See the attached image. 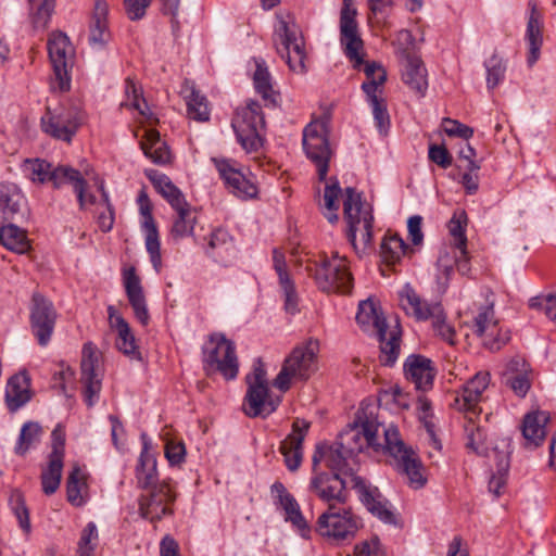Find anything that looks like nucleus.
I'll return each instance as SVG.
<instances>
[{
	"instance_id": "nucleus-7",
	"label": "nucleus",
	"mask_w": 556,
	"mask_h": 556,
	"mask_svg": "<svg viewBox=\"0 0 556 556\" xmlns=\"http://www.w3.org/2000/svg\"><path fill=\"white\" fill-rule=\"evenodd\" d=\"M47 49L53 71L51 88L60 91L70 90L71 71L74 59V51L70 38L65 33L54 30L49 35Z\"/></svg>"
},
{
	"instance_id": "nucleus-24",
	"label": "nucleus",
	"mask_w": 556,
	"mask_h": 556,
	"mask_svg": "<svg viewBox=\"0 0 556 556\" xmlns=\"http://www.w3.org/2000/svg\"><path fill=\"white\" fill-rule=\"evenodd\" d=\"M204 251L208 257L224 266H228L237 257L233 237L224 228H216L211 232Z\"/></svg>"
},
{
	"instance_id": "nucleus-21",
	"label": "nucleus",
	"mask_w": 556,
	"mask_h": 556,
	"mask_svg": "<svg viewBox=\"0 0 556 556\" xmlns=\"http://www.w3.org/2000/svg\"><path fill=\"white\" fill-rule=\"evenodd\" d=\"M311 424L305 419L296 418L292 424V431L280 443V452L290 471H295L303 458V441L307 435Z\"/></svg>"
},
{
	"instance_id": "nucleus-46",
	"label": "nucleus",
	"mask_w": 556,
	"mask_h": 556,
	"mask_svg": "<svg viewBox=\"0 0 556 556\" xmlns=\"http://www.w3.org/2000/svg\"><path fill=\"white\" fill-rule=\"evenodd\" d=\"M114 328L117 330L118 334L116 339L117 349L125 355L134 359L140 361L141 355L140 352L138 351V346L136 345L135 337L125 318H117L116 327Z\"/></svg>"
},
{
	"instance_id": "nucleus-48",
	"label": "nucleus",
	"mask_w": 556,
	"mask_h": 556,
	"mask_svg": "<svg viewBox=\"0 0 556 556\" xmlns=\"http://www.w3.org/2000/svg\"><path fill=\"white\" fill-rule=\"evenodd\" d=\"M256 70L253 76L256 91L270 104H276V93L273 90L271 76L264 60L255 61Z\"/></svg>"
},
{
	"instance_id": "nucleus-12",
	"label": "nucleus",
	"mask_w": 556,
	"mask_h": 556,
	"mask_svg": "<svg viewBox=\"0 0 556 556\" xmlns=\"http://www.w3.org/2000/svg\"><path fill=\"white\" fill-rule=\"evenodd\" d=\"M344 218L348 222V239L356 248V232L362 233L364 247L371 243L374 216L370 207H365L361 194L355 189L348 187L343 200Z\"/></svg>"
},
{
	"instance_id": "nucleus-47",
	"label": "nucleus",
	"mask_w": 556,
	"mask_h": 556,
	"mask_svg": "<svg viewBox=\"0 0 556 556\" xmlns=\"http://www.w3.org/2000/svg\"><path fill=\"white\" fill-rule=\"evenodd\" d=\"M407 248L399 235H386L380 245L381 257L386 264L394 265L401 261Z\"/></svg>"
},
{
	"instance_id": "nucleus-44",
	"label": "nucleus",
	"mask_w": 556,
	"mask_h": 556,
	"mask_svg": "<svg viewBox=\"0 0 556 556\" xmlns=\"http://www.w3.org/2000/svg\"><path fill=\"white\" fill-rule=\"evenodd\" d=\"M88 485L85 476L78 467H74L66 480L67 501L76 507L83 506L87 502Z\"/></svg>"
},
{
	"instance_id": "nucleus-52",
	"label": "nucleus",
	"mask_w": 556,
	"mask_h": 556,
	"mask_svg": "<svg viewBox=\"0 0 556 556\" xmlns=\"http://www.w3.org/2000/svg\"><path fill=\"white\" fill-rule=\"evenodd\" d=\"M98 529L93 521L86 525L77 543L76 556H92L97 547Z\"/></svg>"
},
{
	"instance_id": "nucleus-60",
	"label": "nucleus",
	"mask_w": 556,
	"mask_h": 556,
	"mask_svg": "<svg viewBox=\"0 0 556 556\" xmlns=\"http://www.w3.org/2000/svg\"><path fill=\"white\" fill-rule=\"evenodd\" d=\"M482 338L483 345L492 352L501 350L510 340L509 331H502L497 327L488 330Z\"/></svg>"
},
{
	"instance_id": "nucleus-18",
	"label": "nucleus",
	"mask_w": 556,
	"mask_h": 556,
	"mask_svg": "<svg viewBox=\"0 0 556 556\" xmlns=\"http://www.w3.org/2000/svg\"><path fill=\"white\" fill-rule=\"evenodd\" d=\"M309 490L330 505H345L349 500L346 482L340 473L319 472L311 479Z\"/></svg>"
},
{
	"instance_id": "nucleus-20",
	"label": "nucleus",
	"mask_w": 556,
	"mask_h": 556,
	"mask_svg": "<svg viewBox=\"0 0 556 556\" xmlns=\"http://www.w3.org/2000/svg\"><path fill=\"white\" fill-rule=\"evenodd\" d=\"M220 178L226 187L237 197L248 199L257 194V187L247 176L236 167V162L228 159L213 157Z\"/></svg>"
},
{
	"instance_id": "nucleus-40",
	"label": "nucleus",
	"mask_w": 556,
	"mask_h": 556,
	"mask_svg": "<svg viewBox=\"0 0 556 556\" xmlns=\"http://www.w3.org/2000/svg\"><path fill=\"white\" fill-rule=\"evenodd\" d=\"M366 87H367V89H369L368 96H366V101L368 102V104L371 108L375 126H376L378 132L384 137L389 134L390 126H391V119H390V114L388 111L387 100L383 97V93L374 94V91H375L374 85L370 87L366 85Z\"/></svg>"
},
{
	"instance_id": "nucleus-42",
	"label": "nucleus",
	"mask_w": 556,
	"mask_h": 556,
	"mask_svg": "<svg viewBox=\"0 0 556 556\" xmlns=\"http://www.w3.org/2000/svg\"><path fill=\"white\" fill-rule=\"evenodd\" d=\"M380 343V363L384 366H393L400 355L401 350V331H384L383 336L374 334Z\"/></svg>"
},
{
	"instance_id": "nucleus-14",
	"label": "nucleus",
	"mask_w": 556,
	"mask_h": 556,
	"mask_svg": "<svg viewBox=\"0 0 556 556\" xmlns=\"http://www.w3.org/2000/svg\"><path fill=\"white\" fill-rule=\"evenodd\" d=\"M352 488L356 490L358 498L366 509L388 525H395L396 519L394 513L390 508L389 501L381 494L377 486L367 483L359 476H352Z\"/></svg>"
},
{
	"instance_id": "nucleus-34",
	"label": "nucleus",
	"mask_w": 556,
	"mask_h": 556,
	"mask_svg": "<svg viewBox=\"0 0 556 556\" xmlns=\"http://www.w3.org/2000/svg\"><path fill=\"white\" fill-rule=\"evenodd\" d=\"M25 204L24 195L17 185L0 184V223L14 219Z\"/></svg>"
},
{
	"instance_id": "nucleus-10",
	"label": "nucleus",
	"mask_w": 556,
	"mask_h": 556,
	"mask_svg": "<svg viewBox=\"0 0 556 556\" xmlns=\"http://www.w3.org/2000/svg\"><path fill=\"white\" fill-rule=\"evenodd\" d=\"M303 149L318 174L319 181H325L329 169L331 149L329 147V123L320 119L309 123L303 130Z\"/></svg>"
},
{
	"instance_id": "nucleus-32",
	"label": "nucleus",
	"mask_w": 556,
	"mask_h": 556,
	"mask_svg": "<svg viewBox=\"0 0 556 556\" xmlns=\"http://www.w3.org/2000/svg\"><path fill=\"white\" fill-rule=\"evenodd\" d=\"M549 414L544 410L528 413L522 422L521 431L526 440V447L535 448L542 444L546 437V425Z\"/></svg>"
},
{
	"instance_id": "nucleus-17",
	"label": "nucleus",
	"mask_w": 556,
	"mask_h": 556,
	"mask_svg": "<svg viewBox=\"0 0 556 556\" xmlns=\"http://www.w3.org/2000/svg\"><path fill=\"white\" fill-rule=\"evenodd\" d=\"M139 212L142 216L141 228L146 235V249L150 255V261L156 273H160L162 267L161 256V242L157 226L152 215V204L149 195L142 189L137 199Z\"/></svg>"
},
{
	"instance_id": "nucleus-22",
	"label": "nucleus",
	"mask_w": 556,
	"mask_h": 556,
	"mask_svg": "<svg viewBox=\"0 0 556 556\" xmlns=\"http://www.w3.org/2000/svg\"><path fill=\"white\" fill-rule=\"evenodd\" d=\"M399 300L406 314L414 316L417 320H428L432 316H439L442 306L440 302L422 300L409 283H405L399 291Z\"/></svg>"
},
{
	"instance_id": "nucleus-30",
	"label": "nucleus",
	"mask_w": 556,
	"mask_h": 556,
	"mask_svg": "<svg viewBox=\"0 0 556 556\" xmlns=\"http://www.w3.org/2000/svg\"><path fill=\"white\" fill-rule=\"evenodd\" d=\"M80 172L71 166L58 165L37 157V180L41 184L50 182L54 189L63 185H72L80 176Z\"/></svg>"
},
{
	"instance_id": "nucleus-62",
	"label": "nucleus",
	"mask_w": 556,
	"mask_h": 556,
	"mask_svg": "<svg viewBox=\"0 0 556 556\" xmlns=\"http://www.w3.org/2000/svg\"><path fill=\"white\" fill-rule=\"evenodd\" d=\"M444 131L450 137H458L468 140L473 135V129L460 122L452 118H443Z\"/></svg>"
},
{
	"instance_id": "nucleus-28",
	"label": "nucleus",
	"mask_w": 556,
	"mask_h": 556,
	"mask_svg": "<svg viewBox=\"0 0 556 556\" xmlns=\"http://www.w3.org/2000/svg\"><path fill=\"white\" fill-rule=\"evenodd\" d=\"M31 378L26 371L13 375L7 382L4 402L10 413H15L31 400Z\"/></svg>"
},
{
	"instance_id": "nucleus-45",
	"label": "nucleus",
	"mask_w": 556,
	"mask_h": 556,
	"mask_svg": "<svg viewBox=\"0 0 556 556\" xmlns=\"http://www.w3.org/2000/svg\"><path fill=\"white\" fill-rule=\"evenodd\" d=\"M472 416L466 415L468 418L465 425L466 446L480 456H488L490 447L486 444V432L482 427L475 424Z\"/></svg>"
},
{
	"instance_id": "nucleus-11",
	"label": "nucleus",
	"mask_w": 556,
	"mask_h": 556,
	"mask_svg": "<svg viewBox=\"0 0 556 556\" xmlns=\"http://www.w3.org/2000/svg\"><path fill=\"white\" fill-rule=\"evenodd\" d=\"M84 122L83 113L76 108L56 103L48 104L40 118L41 130L48 136L70 143Z\"/></svg>"
},
{
	"instance_id": "nucleus-56",
	"label": "nucleus",
	"mask_w": 556,
	"mask_h": 556,
	"mask_svg": "<svg viewBox=\"0 0 556 556\" xmlns=\"http://www.w3.org/2000/svg\"><path fill=\"white\" fill-rule=\"evenodd\" d=\"M467 223V216L462 213L459 216H453L450 220V233L454 239V247L464 253V249L467 247V237L465 233V226Z\"/></svg>"
},
{
	"instance_id": "nucleus-29",
	"label": "nucleus",
	"mask_w": 556,
	"mask_h": 556,
	"mask_svg": "<svg viewBox=\"0 0 556 556\" xmlns=\"http://www.w3.org/2000/svg\"><path fill=\"white\" fill-rule=\"evenodd\" d=\"M123 281L126 295L128 298L129 304L134 309L136 318L142 325H147L149 323L150 315L148 312L141 281L139 276L136 274L135 267H129L124 271Z\"/></svg>"
},
{
	"instance_id": "nucleus-54",
	"label": "nucleus",
	"mask_w": 556,
	"mask_h": 556,
	"mask_svg": "<svg viewBox=\"0 0 556 556\" xmlns=\"http://www.w3.org/2000/svg\"><path fill=\"white\" fill-rule=\"evenodd\" d=\"M345 453L344 442L336 443V446H326V465L331 473H340L348 466Z\"/></svg>"
},
{
	"instance_id": "nucleus-50",
	"label": "nucleus",
	"mask_w": 556,
	"mask_h": 556,
	"mask_svg": "<svg viewBox=\"0 0 556 556\" xmlns=\"http://www.w3.org/2000/svg\"><path fill=\"white\" fill-rule=\"evenodd\" d=\"M63 459L49 458L48 466L41 472V486L47 495L59 489L62 478Z\"/></svg>"
},
{
	"instance_id": "nucleus-1",
	"label": "nucleus",
	"mask_w": 556,
	"mask_h": 556,
	"mask_svg": "<svg viewBox=\"0 0 556 556\" xmlns=\"http://www.w3.org/2000/svg\"><path fill=\"white\" fill-rule=\"evenodd\" d=\"M378 407L363 402L356 413L354 428L341 435V439L352 440L345 445L349 454L362 452L365 446L376 451L380 448L391 457L394 469L407 479L410 488L418 490L425 486L424 466L416 453L405 445L396 426H383L377 420Z\"/></svg>"
},
{
	"instance_id": "nucleus-37",
	"label": "nucleus",
	"mask_w": 556,
	"mask_h": 556,
	"mask_svg": "<svg viewBox=\"0 0 556 556\" xmlns=\"http://www.w3.org/2000/svg\"><path fill=\"white\" fill-rule=\"evenodd\" d=\"M402 78L409 88L421 94L425 93L428 87L427 71L419 56L406 54Z\"/></svg>"
},
{
	"instance_id": "nucleus-31",
	"label": "nucleus",
	"mask_w": 556,
	"mask_h": 556,
	"mask_svg": "<svg viewBox=\"0 0 556 556\" xmlns=\"http://www.w3.org/2000/svg\"><path fill=\"white\" fill-rule=\"evenodd\" d=\"M59 314L53 303L37 294V343L47 346L51 341Z\"/></svg>"
},
{
	"instance_id": "nucleus-64",
	"label": "nucleus",
	"mask_w": 556,
	"mask_h": 556,
	"mask_svg": "<svg viewBox=\"0 0 556 556\" xmlns=\"http://www.w3.org/2000/svg\"><path fill=\"white\" fill-rule=\"evenodd\" d=\"M342 194V189L336 177L330 178V182L326 185L324 191V206L326 210H339L338 199Z\"/></svg>"
},
{
	"instance_id": "nucleus-23",
	"label": "nucleus",
	"mask_w": 556,
	"mask_h": 556,
	"mask_svg": "<svg viewBox=\"0 0 556 556\" xmlns=\"http://www.w3.org/2000/svg\"><path fill=\"white\" fill-rule=\"evenodd\" d=\"M274 503L283 510L285 520L292 523L300 531H308L307 522L301 511L300 505L294 496L288 492L285 484L276 481L270 486Z\"/></svg>"
},
{
	"instance_id": "nucleus-2",
	"label": "nucleus",
	"mask_w": 556,
	"mask_h": 556,
	"mask_svg": "<svg viewBox=\"0 0 556 556\" xmlns=\"http://www.w3.org/2000/svg\"><path fill=\"white\" fill-rule=\"evenodd\" d=\"M202 363L207 376L218 372L226 380H233L239 372L236 345L219 332L211 333L202 346Z\"/></svg>"
},
{
	"instance_id": "nucleus-16",
	"label": "nucleus",
	"mask_w": 556,
	"mask_h": 556,
	"mask_svg": "<svg viewBox=\"0 0 556 556\" xmlns=\"http://www.w3.org/2000/svg\"><path fill=\"white\" fill-rule=\"evenodd\" d=\"M97 366V349L93 343L87 342L83 346L80 382L83 384L84 400L88 407H92L97 403L102 387Z\"/></svg>"
},
{
	"instance_id": "nucleus-26",
	"label": "nucleus",
	"mask_w": 556,
	"mask_h": 556,
	"mask_svg": "<svg viewBox=\"0 0 556 556\" xmlns=\"http://www.w3.org/2000/svg\"><path fill=\"white\" fill-rule=\"evenodd\" d=\"M142 450L136 466V481L137 486L142 490H150L161 485L159 481L156 458L150 452V440L146 433L141 434Z\"/></svg>"
},
{
	"instance_id": "nucleus-63",
	"label": "nucleus",
	"mask_w": 556,
	"mask_h": 556,
	"mask_svg": "<svg viewBox=\"0 0 556 556\" xmlns=\"http://www.w3.org/2000/svg\"><path fill=\"white\" fill-rule=\"evenodd\" d=\"M428 157L431 162L442 168H447L453 163V156L443 144L432 143L429 146Z\"/></svg>"
},
{
	"instance_id": "nucleus-39",
	"label": "nucleus",
	"mask_w": 556,
	"mask_h": 556,
	"mask_svg": "<svg viewBox=\"0 0 556 556\" xmlns=\"http://www.w3.org/2000/svg\"><path fill=\"white\" fill-rule=\"evenodd\" d=\"M109 5L105 0H96L92 21L90 24L89 42L100 48L104 47L109 39L108 17Z\"/></svg>"
},
{
	"instance_id": "nucleus-53",
	"label": "nucleus",
	"mask_w": 556,
	"mask_h": 556,
	"mask_svg": "<svg viewBox=\"0 0 556 556\" xmlns=\"http://www.w3.org/2000/svg\"><path fill=\"white\" fill-rule=\"evenodd\" d=\"M486 71V86L493 89L498 86L505 77L506 65L504 61L496 54H493L484 62Z\"/></svg>"
},
{
	"instance_id": "nucleus-5",
	"label": "nucleus",
	"mask_w": 556,
	"mask_h": 556,
	"mask_svg": "<svg viewBox=\"0 0 556 556\" xmlns=\"http://www.w3.org/2000/svg\"><path fill=\"white\" fill-rule=\"evenodd\" d=\"M274 45L278 54L286 59L290 70L295 73L306 71L305 42L300 27L288 16L280 18L275 26Z\"/></svg>"
},
{
	"instance_id": "nucleus-57",
	"label": "nucleus",
	"mask_w": 556,
	"mask_h": 556,
	"mask_svg": "<svg viewBox=\"0 0 556 556\" xmlns=\"http://www.w3.org/2000/svg\"><path fill=\"white\" fill-rule=\"evenodd\" d=\"M493 304H489L480 309L478 315L475 317V333L478 337H483L490 329L497 327V321L494 319Z\"/></svg>"
},
{
	"instance_id": "nucleus-43",
	"label": "nucleus",
	"mask_w": 556,
	"mask_h": 556,
	"mask_svg": "<svg viewBox=\"0 0 556 556\" xmlns=\"http://www.w3.org/2000/svg\"><path fill=\"white\" fill-rule=\"evenodd\" d=\"M0 242L4 248L16 253H25L30 248L25 231L14 224L0 226Z\"/></svg>"
},
{
	"instance_id": "nucleus-19",
	"label": "nucleus",
	"mask_w": 556,
	"mask_h": 556,
	"mask_svg": "<svg viewBox=\"0 0 556 556\" xmlns=\"http://www.w3.org/2000/svg\"><path fill=\"white\" fill-rule=\"evenodd\" d=\"M490 383V374L480 371L468 380L456 393L452 406L466 415L479 416L482 393Z\"/></svg>"
},
{
	"instance_id": "nucleus-58",
	"label": "nucleus",
	"mask_w": 556,
	"mask_h": 556,
	"mask_svg": "<svg viewBox=\"0 0 556 556\" xmlns=\"http://www.w3.org/2000/svg\"><path fill=\"white\" fill-rule=\"evenodd\" d=\"M282 291L285 309L287 313L294 315L299 312V296L295 289L294 281L291 278L279 281Z\"/></svg>"
},
{
	"instance_id": "nucleus-59",
	"label": "nucleus",
	"mask_w": 556,
	"mask_h": 556,
	"mask_svg": "<svg viewBox=\"0 0 556 556\" xmlns=\"http://www.w3.org/2000/svg\"><path fill=\"white\" fill-rule=\"evenodd\" d=\"M431 319L435 333L447 343L455 344V329L446 323L442 306L440 307L439 316H432Z\"/></svg>"
},
{
	"instance_id": "nucleus-38",
	"label": "nucleus",
	"mask_w": 556,
	"mask_h": 556,
	"mask_svg": "<svg viewBox=\"0 0 556 556\" xmlns=\"http://www.w3.org/2000/svg\"><path fill=\"white\" fill-rule=\"evenodd\" d=\"M181 93L187 103L188 117L197 122H207L210 119V109L205 96L201 94L194 85L188 80L182 85Z\"/></svg>"
},
{
	"instance_id": "nucleus-49",
	"label": "nucleus",
	"mask_w": 556,
	"mask_h": 556,
	"mask_svg": "<svg viewBox=\"0 0 556 556\" xmlns=\"http://www.w3.org/2000/svg\"><path fill=\"white\" fill-rule=\"evenodd\" d=\"M177 216L173 222L170 233L174 239H182L193 235L197 217L190 205L175 210Z\"/></svg>"
},
{
	"instance_id": "nucleus-35",
	"label": "nucleus",
	"mask_w": 556,
	"mask_h": 556,
	"mask_svg": "<svg viewBox=\"0 0 556 556\" xmlns=\"http://www.w3.org/2000/svg\"><path fill=\"white\" fill-rule=\"evenodd\" d=\"M146 175L153 184L156 191L168 202V204L174 210L189 205L185 199L184 193L165 174H162L155 169H150L146 170Z\"/></svg>"
},
{
	"instance_id": "nucleus-27",
	"label": "nucleus",
	"mask_w": 556,
	"mask_h": 556,
	"mask_svg": "<svg viewBox=\"0 0 556 556\" xmlns=\"http://www.w3.org/2000/svg\"><path fill=\"white\" fill-rule=\"evenodd\" d=\"M529 9L525 40L528 46L527 63L533 66L541 55L544 23L535 2L530 1Z\"/></svg>"
},
{
	"instance_id": "nucleus-25",
	"label": "nucleus",
	"mask_w": 556,
	"mask_h": 556,
	"mask_svg": "<svg viewBox=\"0 0 556 556\" xmlns=\"http://www.w3.org/2000/svg\"><path fill=\"white\" fill-rule=\"evenodd\" d=\"M405 378L415 384L420 391H427L432 388L435 376L432 362L422 355L412 354L404 363Z\"/></svg>"
},
{
	"instance_id": "nucleus-4",
	"label": "nucleus",
	"mask_w": 556,
	"mask_h": 556,
	"mask_svg": "<svg viewBox=\"0 0 556 556\" xmlns=\"http://www.w3.org/2000/svg\"><path fill=\"white\" fill-rule=\"evenodd\" d=\"M248 384L244 397V413L251 418L267 417L273 414L281 402V396H274L268 388L266 370L258 358L253 364V371L245 377Z\"/></svg>"
},
{
	"instance_id": "nucleus-41",
	"label": "nucleus",
	"mask_w": 556,
	"mask_h": 556,
	"mask_svg": "<svg viewBox=\"0 0 556 556\" xmlns=\"http://www.w3.org/2000/svg\"><path fill=\"white\" fill-rule=\"evenodd\" d=\"M141 149L147 157L153 163L165 165L170 160V152L167 144L161 140L156 130H149L146 139L141 141Z\"/></svg>"
},
{
	"instance_id": "nucleus-61",
	"label": "nucleus",
	"mask_w": 556,
	"mask_h": 556,
	"mask_svg": "<svg viewBox=\"0 0 556 556\" xmlns=\"http://www.w3.org/2000/svg\"><path fill=\"white\" fill-rule=\"evenodd\" d=\"M186 446L182 441L174 439L167 440L165 444V457L172 466L180 465L185 462Z\"/></svg>"
},
{
	"instance_id": "nucleus-33",
	"label": "nucleus",
	"mask_w": 556,
	"mask_h": 556,
	"mask_svg": "<svg viewBox=\"0 0 556 556\" xmlns=\"http://www.w3.org/2000/svg\"><path fill=\"white\" fill-rule=\"evenodd\" d=\"M356 321L365 332L371 336H383L388 329L386 317L370 299L358 304Z\"/></svg>"
},
{
	"instance_id": "nucleus-15",
	"label": "nucleus",
	"mask_w": 556,
	"mask_h": 556,
	"mask_svg": "<svg viewBox=\"0 0 556 556\" xmlns=\"http://www.w3.org/2000/svg\"><path fill=\"white\" fill-rule=\"evenodd\" d=\"M356 10L351 7V0H343V8L340 15V41L344 47L345 55L354 61V67L358 68L363 63L359 50L363 48V40L358 35L355 20Z\"/></svg>"
},
{
	"instance_id": "nucleus-55",
	"label": "nucleus",
	"mask_w": 556,
	"mask_h": 556,
	"mask_svg": "<svg viewBox=\"0 0 556 556\" xmlns=\"http://www.w3.org/2000/svg\"><path fill=\"white\" fill-rule=\"evenodd\" d=\"M12 510L18 520L20 527L26 534L30 533L29 511L25 505V500L18 491H14L10 498Z\"/></svg>"
},
{
	"instance_id": "nucleus-9",
	"label": "nucleus",
	"mask_w": 556,
	"mask_h": 556,
	"mask_svg": "<svg viewBox=\"0 0 556 556\" xmlns=\"http://www.w3.org/2000/svg\"><path fill=\"white\" fill-rule=\"evenodd\" d=\"M358 529V518L345 505L328 506L316 522V531L334 542L352 540Z\"/></svg>"
},
{
	"instance_id": "nucleus-6",
	"label": "nucleus",
	"mask_w": 556,
	"mask_h": 556,
	"mask_svg": "<svg viewBox=\"0 0 556 556\" xmlns=\"http://www.w3.org/2000/svg\"><path fill=\"white\" fill-rule=\"evenodd\" d=\"M318 349V342L314 340H308L304 344L295 346L285 359L273 386L281 392H286L290 388L291 378L306 380L315 371Z\"/></svg>"
},
{
	"instance_id": "nucleus-36",
	"label": "nucleus",
	"mask_w": 556,
	"mask_h": 556,
	"mask_svg": "<svg viewBox=\"0 0 556 556\" xmlns=\"http://www.w3.org/2000/svg\"><path fill=\"white\" fill-rule=\"evenodd\" d=\"M502 445L505 451H500L498 446L493 448L496 459V472L489 480V491L498 497L506 484L507 475L510 467V439H503Z\"/></svg>"
},
{
	"instance_id": "nucleus-51",
	"label": "nucleus",
	"mask_w": 556,
	"mask_h": 556,
	"mask_svg": "<svg viewBox=\"0 0 556 556\" xmlns=\"http://www.w3.org/2000/svg\"><path fill=\"white\" fill-rule=\"evenodd\" d=\"M364 73L366 75V80L362 84V90L364 91L365 96H368L367 86L375 87L374 94L383 93V86L387 81V73L381 66V64L377 62H367L364 67Z\"/></svg>"
},
{
	"instance_id": "nucleus-3",
	"label": "nucleus",
	"mask_w": 556,
	"mask_h": 556,
	"mask_svg": "<svg viewBox=\"0 0 556 556\" xmlns=\"http://www.w3.org/2000/svg\"><path fill=\"white\" fill-rule=\"evenodd\" d=\"M306 270L314 278L317 287L327 293H349L353 287V278L348 268L346 258L339 256L338 252L332 257H320L309 263Z\"/></svg>"
},
{
	"instance_id": "nucleus-13",
	"label": "nucleus",
	"mask_w": 556,
	"mask_h": 556,
	"mask_svg": "<svg viewBox=\"0 0 556 556\" xmlns=\"http://www.w3.org/2000/svg\"><path fill=\"white\" fill-rule=\"evenodd\" d=\"M176 494L169 480H163L161 485L147 490L139 496V514L142 518L152 522L161 520L164 516L172 515L169 504L174 503Z\"/></svg>"
},
{
	"instance_id": "nucleus-8",
	"label": "nucleus",
	"mask_w": 556,
	"mask_h": 556,
	"mask_svg": "<svg viewBox=\"0 0 556 556\" xmlns=\"http://www.w3.org/2000/svg\"><path fill=\"white\" fill-rule=\"evenodd\" d=\"M264 125L262 106L256 101H250L244 108L238 110L231 122L238 142L249 153L262 148L261 130Z\"/></svg>"
}]
</instances>
